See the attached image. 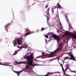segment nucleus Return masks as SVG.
<instances>
[{
    "mask_svg": "<svg viewBox=\"0 0 76 76\" xmlns=\"http://www.w3.org/2000/svg\"><path fill=\"white\" fill-rule=\"evenodd\" d=\"M26 48H27V46H28V45H26Z\"/></svg>",
    "mask_w": 76,
    "mask_h": 76,
    "instance_id": "c9c22d12",
    "label": "nucleus"
},
{
    "mask_svg": "<svg viewBox=\"0 0 76 76\" xmlns=\"http://www.w3.org/2000/svg\"><path fill=\"white\" fill-rule=\"evenodd\" d=\"M1 39H0V42H1Z\"/></svg>",
    "mask_w": 76,
    "mask_h": 76,
    "instance_id": "f704fd0d",
    "label": "nucleus"
},
{
    "mask_svg": "<svg viewBox=\"0 0 76 76\" xmlns=\"http://www.w3.org/2000/svg\"><path fill=\"white\" fill-rule=\"evenodd\" d=\"M53 72H48V75H53Z\"/></svg>",
    "mask_w": 76,
    "mask_h": 76,
    "instance_id": "6ab92c4d",
    "label": "nucleus"
},
{
    "mask_svg": "<svg viewBox=\"0 0 76 76\" xmlns=\"http://www.w3.org/2000/svg\"><path fill=\"white\" fill-rule=\"evenodd\" d=\"M10 25V24L8 23L5 27V30H6V31H7V32H8V31H7V28H8V26H9V25Z\"/></svg>",
    "mask_w": 76,
    "mask_h": 76,
    "instance_id": "1a4fd4ad",
    "label": "nucleus"
},
{
    "mask_svg": "<svg viewBox=\"0 0 76 76\" xmlns=\"http://www.w3.org/2000/svg\"><path fill=\"white\" fill-rule=\"evenodd\" d=\"M42 31H44V30H45V29L44 28H41Z\"/></svg>",
    "mask_w": 76,
    "mask_h": 76,
    "instance_id": "393cba45",
    "label": "nucleus"
},
{
    "mask_svg": "<svg viewBox=\"0 0 76 76\" xmlns=\"http://www.w3.org/2000/svg\"><path fill=\"white\" fill-rule=\"evenodd\" d=\"M24 58H25L26 59H27V60L26 61L24 62H17V61H16L17 64H27L25 66L26 68L24 69H23L22 70V72L23 70H26L30 68V66H33L34 64H32L33 63V59H34V57L32 55H31L30 56H27V57L24 56Z\"/></svg>",
    "mask_w": 76,
    "mask_h": 76,
    "instance_id": "f257e3e1",
    "label": "nucleus"
},
{
    "mask_svg": "<svg viewBox=\"0 0 76 76\" xmlns=\"http://www.w3.org/2000/svg\"><path fill=\"white\" fill-rule=\"evenodd\" d=\"M50 7L49 8L46 10V12H47V14H48V15H50V13H49V12L50 11Z\"/></svg>",
    "mask_w": 76,
    "mask_h": 76,
    "instance_id": "9d476101",
    "label": "nucleus"
},
{
    "mask_svg": "<svg viewBox=\"0 0 76 76\" xmlns=\"http://www.w3.org/2000/svg\"><path fill=\"white\" fill-rule=\"evenodd\" d=\"M60 29H62V27L61 26L60 28Z\"/></svg>",
    "mask_w": 76,
    "mask_h": 76,
    "instance_id": "2f4dec72",
    "label": "nucleus"
},
{
    "mask_svg": "<svg viewBox=\"0 0 76 76\" xmlns=\"http://www.w3.org/2000/svg\"><path fill=\"white\" fill-rule=\"evenodd\" d=\"M53 34V33H48V35H46L45 36V38H48V35H49L50 34Z\"/></svg>",
    "mask_w": 76,
    "mask_h": 76,
    "instance_id": "f8f14e48",
    "label": "nucleus"
},
{
    "mask_svg": "<svg viewBox=\"0 0 76 76\" xmlns=\"http://www.w3.org/2000/svg\"><path fill=\"white\" fill-rule=\"evenodd\" d=\"M55 7V9H56L57 8V7Z\"/></svg>",
    "mask_w": 76,
    "mask_h": 76,
    "instance_id": "473e14b6",
    "label": "nucleus"
},
{
    "mask_svg": "<svg viewBox=\"0 0 76 76\" xmlns=\"http://www.w3.org/2000/svg\"><path fill=\"white\" fill-rule=\"evenodd\" d=\"M53 60H54V59H52L50 60V61H53Z\"/></svg>",
    "mask_w": 76,
    "mask_h": 76,
    "instance_id": "bb28decb",
    "label": "nucleus"
},
{
    "mask_svg": "<svg viewBox=\"0 0 76 76\" xmlns=\"http://www.w3.org/2000/svg\"><path fill=\"white\" fill-rule=\"evenodd\" d=\"M69 31H66V33H65V34H69Z\"/></svg>",
    "mask_w": 76,
    "mask_h": 76,
    "instance_id": "b1692460",
    "label": "nucleus"
},
{
    "mask_svg": "<svg viewBox=\"0 0 76 76\" xmlns=\"http://www.w3.org/2000/svg\"><path fill=\"white\" fill-rule=\"evenodd\" d=\"M36 60V59L35 60V61Z\"/></svg>",
    "mask_w": 76,
    "mask_h": 76,
    "instance_id": "79ce46f5",
    "label": "nucleus"
},
{
    "mask_svg": "<svg viewBox=\"0 0 76 76\" xmlns=\"http://www.w3.org/2000/svg\"><path fill=\"white\" fill-rule=\"evenodd\" d=\"M51 37L53 38L54 39H55V40H56L58 44L59 43L60 40V38L59 36L56 35V34H54L52 35V36L50 37V38H51Z\"/></svg>",
    "mask_w": 76,
    "mask_h": 76,
    "instance_id": "20e7f679",
    "label": "nucleus"
},
{
    "mask_svg": "<svg viewBox=\"0 0 76 76\" xmlns=\"http://www.w3.org/2000/svg\"><path fill=\"white\" fill-rule=\"evenodd\" d=\"M66 59H70V58H69V56L64 57V60H66Z\"/></svg>",
    "mask_w": 76,
    "mask_h": 76,
    "instance_id": "2eb2a0df",
    "label": "nucleus"
},
{
    "mask_svg": "<svg viewBox=\"0 0 76 76\" xmlns=\"http://www.w3.org/2000/svg\"><path fill=\"white\" fill-rule=\"evenodd\" d=\"M41 56H39L37 57V58H41Z\"/></svg>",
    "mask_w": 76,
    "mask_h": 76,
    "instance_id": "a878e982",
    "label": "nucleus"
},
{
    "mask_svg": "<svg viewBox=\"0 0 76 76\" xmlns=\"http://www.w3.org/2000/svg\"><path fill=\"white\" fill-rule=\"evenodd\" d=\"M48 5H46L45 6V9H47V8H48Z\"/></svg>",
    "mask_w": 76,
    "mask_h": 76,
    "instance_id": "4be33fe9",
    "label": "nucleus"
},
{
    "mask_svg": "<svg viewBox=\"0 0 76 76\" xmlns=\"http://www.w3.org/2000/svg\"><path fill=\"white\" fill-rule=\"evenodd\" d=\"M45 16H46V17H47V21H48V20H49V18L47 16V15H45Z\"/></svg>",
    "mask_w": 76,
    "mask_h": 76,
    "instance_id": "5701e85b",
    "label": "nucleus"
},
{
    "mask_svg": "<svg viewBox=\"0 0 76 76\" xmlns=\"http://www.w3.org/2000/svg\"><path fill=\"white\" fill-rule=\"evenodd\" d=\"M0 60H1V59H0ZM0 65H2V66H6V65H7V64H2L1 63V62L0 61Z\"/></svg>",
    "mask_w": 76,
    "mask_h": 76,
    "instance_id": "f3484780",
    "label": "nucleus"
},
{
    "mask_svg": "<svg viewBox=\"0 0 76 76\" xmlns=\"http://www.w3.org/2000/svg\"><path fill=\"white\" fill-rule=\"evenodd\" d=\"M62 44L61 43L59 44V47L58 48H57L53 52H51V54H48V53H47V52L48 51V53H49V52L48 51V50H47L46 51V53H42V55L43 56H44V57H46L47 56V55H48V57H54L55 56V55H54V54H56V53H58V51H60L61 49H62V46H61V45Z\"/></svg>",
    "mask_w": 76,
    "mask_h": 76,
    "instance_id": "f03ea898",
    "label": "nucleus"
},
{
    "mask_svg": "<svg viewBox=\"0 0 76 76\" xmlns=\"http://www.w3.org/2000/svg\"><path fill=\"white\" fill-rule=\"evenodd\" d=\"M61 56H58V57L57 58V59H58L59 58H60Z\"/></svg>",
    "mask_w": 76,
    "mask_h": 76,
    "instance_id": "7c9ffc66",
    "label": "nucleus"
},
{
    "mask_svg": "<svg viewBox=\"0 0 76 76\" xmlns=\"http://www.w3.org/2000/svg\"><path fill=\"white\" fill-rule=\"evenodd\" d=\"M34 66H40L39 65H37V64H35Z\"/></svg>",
    "mask_w": 76,
    "mask_h": 76,
    "instance_id": "c756f323",
    "label": "nucleus"
},
{
    "mask_svg": "<svg viewBox=\"0 0 76 76\" xmlns=\"http://www.w3.org/2000/svg\"><path fill=\"white\" fill-rule=\"evenodd\" d=\"M57 73H59V72H57Z\"/></svg>",
    "mask_w": 76,
    "mask_h": 76,
    "instance_id": "e433bc0d",
    "label": "nucleus"
},
{
    "mask_svg": "<svg viewBox=\"0 0 76 76\" xmlns=\"http://www.w3.org/2000/svg\"><path fill=\"white\" fill-rule=\"evenodd\" d=\"M69 69V70H70V71H71V72H73V71L71 70H70V68L69 67H68V68H67L65 70H64L65 72H66V70H67V69Z\"/></svg>",
    "mask_w": 76,
    "mask_h": 76,
    "instance_id": "4468645a",
    "label": "nucleus"
},
{
    "mask_svg": "<svg viewBox=\"0 0 76 76\" xmlns=\"http://www.w3.org/2000/svg\"><path fill=\"white\" fill-rule=\"evenodd\" d=\"M29 6V7H30V6Z\"/></svg>",
    "mask_w": 76,
    "mask_h": 76,
    "instance_id": "a19ab883",
    "label": "nucleus"
},
{
    "mask_svg": "<svg viewBox=\"0 0 76 76\" xmlns=\"http://www.w3.org/2000/svg\"><path fill=\"white\" fill-rule=\"evenodd\" d=\"M60 23H61L60 22Z\"/></svg>",
    "mask_w": 76,
    "mask_h": 76,
    "instance_id": "37998d69",
    "label": "nucleus"
},
{
    "mask_svg": "<svg viewBox=\"0 0 76 76\" xmlns=\"http://www.w3.org/2000/svg\"><path fill=\"white\" fill-rule=\"evenodd\" d=\"M15 73H16L17 74L18 76H19L20 74V72H22V71H20L19 72H17V71H13Z\"/></svg>",
    "mask_w": 76,
    "mask_h": 76,
    "instance_id": "0eeeda50",
    "label": "nucleus"
},
{
    "mask_svg": "<svg viewBox=\"0 0 76 76\" xmlns=\"http://www.w3.org/2000/svg\"><path fill=\"white\" fill-rule=\"evenodd\" d=\"M58 8L59 9H62L63 7H62L61 5H60L59 4H58Z\"/></svg>",
    "mask_w": 76,
    "mask_h": 76,
    "instance_id": "9b49d317",
    "label": "nucleus"
},
{
    "mask_svg": "<svg viewBox=\"0 0 76 76\" xmlns=\"http://www.w3.org/2000/svg\"><path fill=\"white\" fill-rule=\"evenodd\" d=\"M20 50H17V52H16V51H15L14 53V54L13 55H13H16V53H18V51H20Z\"/></svg>",
    "mask_w": 76,
    "mask_h": 76,
    "instance_id": "dca6fc26",
    "label": "nucleus"
},
{
    "mask_svg": "<svg viewBox=\"0 0 76 76\" xmlns=\"http://www.w3.org/2000/svg\"><path fill=\"white\" fill-rule=\"evenodd\" d=\"M27 1H28V0H27Z\"/></svg>",
    "mask_w": 76,
    "mask_h": 76,
    "instance_id": "58836bf2",
    "label": "nucleus"
},
{
    "mask_svg": "<svg viewBox=\"0 0 76 76\" xmlns=\"http://www.w3.org/2000/svg\"><path fill=\"white\" fill-rule=\"evenodd\" d=\"M68 54L69 55V56H72L73 55L72 54V53H71V52L70 51L69 53H68Z\"/></svg>",
    "mask_w": 76,
    "mask_h": 76,
    "instance_id": "a211bd4d",
    "label": "nucleus"
},
{
    "mask_svg": "<svg viewBox=\"0 0 76 76\" xmlns=\"http://www.w3.org/2000/svg\"><path fill=\"white\" fill-rule=\"evenodd\" d=\"M33 4H32V5H33Z\"/></svg>",
    "mask_w": 76,
    "mask_h": 76,
    "instance_id": "ea45409f",
    "label": "nucleus"
},
{
    "mask_svg": "<svg viewBox=\"0 0 76 76\" xmlns=\"http://www.w3.org/2000/svg\"><path fill=\"white\" fill-rule=\"evenodd\" d=\"M70 57H71V58H69L70 60H75V58L74 56H73V55L70 56Z\"/></svg>",
    "mask_w": 76,
    "mask_h": 76,
    "instance_id": "6e6552de",
    "label": "nucleus"
},
{
    "mask_svg": "<svg viewBox=\"0 0 76 76\" xmlns=\"http://www.w3.org/2000/svg\"><path fill=\"white\" fill-rule=\"evenodd\" d=\"M26 32L27 33L26 34V36H27V35H31V34H33V32H31L29 29L27 28L26 30Z\"/></svg>",
    "mask_w": 76,
    "mask_h": 76,
    "instance_id": "39448f33",
    "label": "nucleus"
},
{
    "mask_svg": "<svg viewBox=\"0 0 76 76\" xmlns=\"http://www.w3.org/2000/svg\"><path fill=\"white\" fill-rule=\"evenodd\" d=\"M65 19L68 22V23H69V18H68V17L67 15L65 16Z\"/></svg>",
    "mask_w": 76,
    "mask_h": 76,
    "instance_id": "ddd939ff",
    "label": "nucleus"
},
{
    "mask_svg": "<svg viewBox=\"0 0 76 76\" xmlns=\"http://www.w3.org/2000/svg\"><path fill=\"white\" fill-rule=\"evenodd\" d=\"M17 47H18V48H20H20H21L20 47V46H18Z\"/></svg>",
    "mask_w": 76,
    "mask_h": 76,
    "instance_id": "c85d7f7f",
    "label": "nucleus"
},
{
    "mask_svg": "<svg viewBox=\"0 0 76 76\" xmlns=\"http://www.w3.org/2000/svg\"><path fill=\"white\" fill-rule=\"evenodd\" d=\"M69 29H73V28H72V26L70 24L69 25Z\"/></svg>",
    "mask_w": 76,
    "mask_h": 76,
    "instance_id": "aec40b11",
    "label": "nucleus"
},
{
    "mask_svg": "<svg viewBox=\"0 0 76 76\" xmlns=\"http://www.w3.org/2000/svg\"><path fill=\"white\" fill-rule=\"evenodd\" d=\"M22 37H20L16 39L17 41L16 42V40L14 41V42H13L14 45V47L16 46V44H18V45H20V43H22L21 41H22Z\"/></svg>",
    "mask_w": 76,
    "mask_h": 76,
    "instance_id": "7ed1b4c3",
    "label": "nucleus"
},
{
    "mask_svg": "<svg viewBox=\"0 0 76 76\" xmlns=\"http://www.w3.org/2000/svg\"><path fill=\"white\" fill-rule=\"evenodd\" d=\"M48 76V74H47L45 75L44 76Z\"/></svg>",
    "mask_w": 76,
    "mask_h": 76,
    "instance_id": "cd10ccee",
    "label": "nucleus"
},
{
    "mask_svg": "<svg viewBox=\"0 0 76 76\" xmlns=\"http://www.w3.org/2000/svg\"><path fill=\"white\" fill-rule=\"evenodd\" d=\"M45 41L46 42H47V39H46L45 40Z\"/></svg>",
    "mask_w": 76,
    "mask_h": 76,
    "instance_id": "72a5a7b5",
    "label": "nucleus"
},
{
    "mask_svg": "<svg viewBox=\"0 0 76 76\" xmlns=\"http://www.w3.org/2000/svg\"><path fill=\"white\" fill-rule=\"evenodd\" d=\"M54 9H53V8H52L51 12L52 14H54Z\"/></svg>",
    "mask_w": 76,
    "mask_h": 76,
    "instance_id": "412c9836",
    "label": "nucleus"
},
{
    "mask_svg": "<svg viewBox=\"0 0 76 76\" xmlns=\"http://www.w3.org/2000/svg\"><path fill=\"white\" fill-rule=\"evenodd\" d=\"M64 37V36H62V37Z\"/></svg>",
    "mask_w": 76,
    "mask_h": 76,
    "instance_id": "4c0bfd02",
    "label": "nucleus"
},
{
    "mask_svg": "<svg viewBox=\"0 0 76 76\" xmlns=\"http://www.w3.org/2000/svg\"><path fill=\"white\" fill-rule=\"evenodd\" d=\"M60 64V66H61L62 68V71H63V72H64V75H66L65 74V71H64V68H63V64Z\"/></svg>",
    "mask_w": 76,
    "mask_h": 76,
    "instance_id": "423d86ee",
    "label": "nucleus"
}]
</instances>
